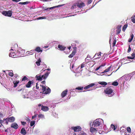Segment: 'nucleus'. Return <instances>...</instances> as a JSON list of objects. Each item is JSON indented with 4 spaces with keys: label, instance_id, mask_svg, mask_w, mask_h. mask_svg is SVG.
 Returning <instances> with one entry per match:
<instances>
[{
    "label": "nucleus",
    "instance_id": "nucleus-1",
    "mask_svg": "<svg viewBox=\"0 0 135 135\" xmlns=\"http://www.w3.org/2000/svg\"><path fill=\"white\" fill-rule=\"evenodd\" d=\"M50 73V71L47 72L44 75H43L42 76H41V75H40L39 76L36 75V77L37 79V80H38L41 81L42 80V78L44 79H45L49 75V74Z\"/></svg>",
    "mask_w": 135,
    "mask_h": 135
},
{
    "label": "nucleus",
    "instance_id": "nucleus-2",
    "mask_svg": "<svg viewBox=\"0 0 135 135\" xmlns=\"http://www.w3.org/2000/svg\"><path fill=\"white\" fill-rule=\"evenodd\" d=\"M104 92L106 94L109 95V96L110 97L112 96L114 94L113 92V90L109 88H107Z\"/></svg>",
    "mask_w": 135,
    "mask_h": 135
},
{
    "label": "nucleus",
    "instance_id": "nucleus-3",
    "mask_svg": "<svg viewBox=\"0 0 135 135\" xmlns=\"http://www.w3.org/2000/svg\"><path fill=\"white\" fill-rule=\"evenodd\" d=\"M15 119V118L13 116L10 117H8L6 119H3V120L5 121V123L7 124H8V122H13L14 121Z\"/></svg>",
    "mask_w": 135,
    "mask_h": 135
},
{
    "label": "nucleus",
    "instance_id": "nucleus-4",
    "mask_svg": "<svg viewBox=\"0 0 135 135\" xmlns=\"http://www.w3.org/2000/svg\"><path fill=\"white\" fill-rule=\"evenodd\" d=\"M2 14L5 16L10 17L12 15V12L11 10H9L8 11H4L2 12Z\"/></svg>",
    "mask_w": 135,
    "mask_h": 135
},
{
    "label": "nucleus",
    "instance_id": "nucleus-5",
    "mask_svg": "<svg viewBox=\"0 0 135 135\" xmlns=\"http://www.w3.org/2000/svg\"><path fill=\"white\" fill-rule=\"evenodd\" d=\"M101 120L99 119L95 120L93 123V125H94V127H98L101 124Z\"/></svg>",
    "mask_w": 135,
    "mask_h": 135
},
{
    "label": "nucleus",
    "instance_id": "nucleus-6",
    "mask_svg": "<svg viewBox=\"0 0 135 135\" xmlns=\"http://www.w3.org/2000/svg\"><path fill=\"white\" fill-rule=\"evenodd\" d=\"M10 51H13L12 52L11 51V52L9 54V56L10 57H11L13 58H15L17 57V55H16V53L15 51H14L13 50L11 49Z\"/></svg>",
    "mask_w": 135,
    "mask_h": 135
},
{
    "label": "nucleus",
    "instance_id": "nucleus-7",
    "mask_svg": "<svg viewBox=\"0 0 135 135\" xmlns=\"http://www.w3.org/2000/svg\"><path fill=\"white\" fill-rule=\"evenodd\" d=\"M71 129H73L74 132H78L81 131V128L79 126L72 127Z\"/></svg>",
    "mask_w": 135,
    "mask_h": 135
},
{
    "label": "nucleus",
    "instance_id": "nucleus-8",
    "mask_svg": "<svg viewBox=\"0 0 135 135\" xmlns=\"http://www.w3.org/2000/svg\"><path fill=\"white\" fill-rule=\"evenodd\" d=\"M121 25H118V26L116 28V33L117 35H118L120 33L121 31Z\"/></svg>",
    "mask_w": 135,
    "mask_h": 135
},
{
    "label": "nucleus",
    "instance_id": "nucleus-9",
    "mask_svg": "<svg viewBox=\"0 0 135 135\" xmlns=\"http://www.w3.org/2000/svg\"><path fill=\"white\" fill-rule=\"evenodd\" d=\"M76 5L79 8H82L85 6L84 3L83 2H82L80 3H76Z\"/></svg>",
    "mask_w": 135,
    "mask_h": 135
},
{
    "label": "nucleus",
    "instance_id": "nucleus-10",
    "mask_svg": "<svg viewBox=\"0 0 135 135\" xmlns=\"http://www.w3.org/2000/svg\"><path fill=\"white\" fill-rule=\"evenodd\" d=\"M11 128H13L15 129H17L18 128V124L15 123L12 124L11 126Z\"/></svg>",
    "mask_w": 135,
    "mask_h": 135
},
{
    "label": "nucleus",
    "instance_id": "nucleus-11",
    "mask_svg": "<svg viewBox=\"0 0 135 135\" xmlns=\"http://www.w3.org/2000/svg\"><path fill=\"white\" fill-rule=\"evenodd\" d=\"M68 90L67 89H66L63 91L61 93V95L62 98L65 97L67 95L68 93Z\"/></svg>",
    "mask_w": 135,
    "mask_h": 135
},
{
    "label": "nucleus",
    "instance_id": "nucleus-12",
    "mask_svg": "<svg viewBox=\"0 0 135 135\" xmlns=\"http://www.w3.org/2000/svg\"><path fill=\"white\" fill-rule=\"evenodd\" d=\"M49 109V108L47 106H44L42 105L41 106V110L44 111H46Z\"/></svg>",
    "mask_w": 135,
    "mask_h": 135
},
{
    "label": "nucleus",
    "instance_id": "nucleus-13",
    "mask_svg": "<svg viewBox=\"0 0 135 135\" xmlns=\"http://www.w3.org/2000/svg\"><path fill=\"white\" fill-rule=\"evenodd\" d=\"M95 85V84L94 83H91L85 87L84 89L85 90L89 88L94 86Z\"/></svg>",
    "mask_w": 135,
    "mask_h": 135
},
{
    "label": "nucleus",
    "instance_id": "nucleus-14",
    "mask_svg": "<svg viewBox=\"0 0 135 135\" xmlns=\"http://www.w3.org/2000/svg\"><path fill=\"white\" fill-rule=\"evenodd\" d=\"M33 83L32 81H29L26 84V86L27 88H29L31 87V85Z\"/></svg>",
    "mask_w": 135,
    "mask_h": 135
},
{
    "label": "nucleus",
    "instance_id": "nucleus-15",
    "mask_svg": "<svg viewBox=\"0 0 135 135\" xmlns=\"http://www.w3.org/2000/svg\"><path fill=\"white\" fill-rule=\"evenodd\" d=\"M58 47L61 50H64L66 48V47L60 45H58Z\"/></svg>",
    "mask_w": 135,
    "mask_h": 135
},
{
    "label": "nucleus",
    "instance_id": "nucleus-16",
    "mask_svg": "<svg viewBox=\"0 0 135 135\" xmlns=\"http://www.w3.org/2000/svg\"><path fill=\"white\" fill-rule=\"evenodd\" d=\"M20 133L23 135H25L26 134V132L24 128H22L21 130Z\"/></svg>",
    "mask_w": 135,
    "mask_h": 135
},
{
    "label": "nucleus",
    "instance_id": "nucleus-17",
    "mask_svg": "<svg viewBox=\"0 0 135 135\" xmlns=\"http://www.w3.org/2000/svg\"><path fill=\"white\" fill-rule=\"evenodd\" d=\"M90 132L92 133L97 132V130L96 129L93 127H91L90 129Z\"/></svg>",
    "mask_w": 135,
    "mask_h": 135
},
{
    "label": "nucleus",
    "instance_id": "nucleus-18",
    "mask_svg": "<svg viewBox=\"0 0 135 135\" xmlns=\"http://www.w3.org/2000/svg\"><path fill=\"white\" fill-rule=\"evenodd\" d=\"M35 50L38 52H42V49H41L39 47H37Z\"/></svg>",
    "mask_w": 135,
    "mask_h": 135
},
{
    "label": "nucleus",
    "instance_id": "nucleus-19",
    "mask_svg": "<svg viewBox=\"0 0 135 135\" xmlns=\"http://www.w3.org/2000/svg\"><path fill=\"white\" fill-rule=\"evenodd\" d=\"M101 52H99L98 53H96L94 56V57H96V59H99L100 58L99 56H100Z\"/></svg>",
    "mask_w": 135,
    "mask_h": 135
},
{
    "label": "nucleus",
    "instance_id": "nucleus-20",
    "mask_svg": "<svg viewBox=\"0 0 135 135\" xmlns=\"http://www.w3.org/2000/svg\"><path fill=\"white\" fill-rule=\"evenodd\" d=\"M51 92V90L50 88L48 87V88L46 89V90L44 92L43 94H48L50 93Z\"/></svg>",
    "mask_w": 135,
    "mask_h": 135
},
{
    "label": "nucleus",
    "instance_id": "nucleus-21",
    "mask_svg": "<svg viewBox=\"0 0 135 135\" xmlns=\"http://www.w3.org/2000/svg\"><path fill=\"white\" fill-rule=\"evenodd\" d=\"M98 83L104 86H105L107 84V83L104 81H99L98 82Z\"/></svg>",
    "mask_w": 135,
    "mask_h": 135
},
{
    "label": "nucleus",
    "instance_id": "nucleus-22",
    "mask_svg": "<svg viewBox=\"0 0 135 135\" xmlns=\"http://www.w3.org/2000/svg\"><path fill=\"white\" fill-rule=\"evenodd\" d=\"M19 81H14L13 83L14 84V86L13 87L14 88H15L17 86V84H18L19 83Z\"/></svg>",
    "mask_w": 135,
    "mask_h": 135
},
{
    "label": "nucleus",
    "instance_id": "nucleus-23",
    "mask_svg": "<svg viewBox=\"0 0 135 135\" xmlns=\"http://www.w3.org/2000/svg\"><path fill=\"white\" fill-rule=\"evenodd\" d=\"M75 51H73L72 53L70 54L68 56L69 58H72L75 55Z\"/></svg>",
    "mask_w": 135,
    "mask_h": 135
},
{
    "label": "nucleus",
    "instance_id": "nucleus-24",
    "mask_svg": "<svg viewBox=\"0 0 135 135\" xmlns=\"http://www.w3.org/2000/svg\"><path fill=\"white\" fill-rule=\"evenodd\" d=\"M134 37V35L133 33H132L131 35V38L129 39L128 40V42H131L133 40Z\"/></svg>",
    "mask_w": 135,
    "mask_h": 135
},
{
    "label": "nucleus",
    "instance_id": "nucleus-25",
    "mask_svg": "<svg viewBox=\"0 0 135 135\" xmlns=\"http://www.w3.org/2000/svg\"><path fill=\"white\" fill-rule=\"evenodd\" d=\"M135 17V16L134 15H133L132 16L131 18V21L133 23H135V18H134Z\"/></svg>",
    "mask_w": 135,
    "mask_h": 135
},
{
    "label": "nucleus",
    "instance_id": "nucleus-26",
    "mask_svg": "<svg viewBox=\"0 0 135 135\" xmlns=\"http://www.w3.org/2000/svg\"><path fill=\"white\" fill-rule=\"evenodd\" d=\"M127 26H128L127 24H125V25H124V26H123V28H122V31H123L124 32L126 30V29L127 28Z\"/></svg>",
    "mask_w": 135,
    "mask_h": 135
},
{
    "label": "nucleus",
    "instance_id": "nucleus-27",
    "mask_svg": "<svg viewBox=\"0 0 135 135\" xmlns=\"http://www.w3.org/2000/svg\"><path fill=\"white\" fill-rule=\"evenodd\" d=\"M40 86L42 87V90L43 91V94L44 92L46 90V87L43 85H40Z\"/></svg>",
    "mask_w": 135,
    "mask_h": 135
},
{
    "label": "nucleus",
    "instance_id": "nucleus-28",
    "mask_svg": "<svg viewBox=\"0 0 135 135\" xmlns=\"http://www.w3.org/2000/svg\"><path fill=\"white\" fill-rule=\"evenodd\" d=\"M112 67V66H110L109 67H108L103 72H108L110 70V69Z\"/></svg>",
    "mask_w": 135,
    "mask_h": 135
},
{
    "label": "nucleus",
    "instance_id": "nucleus-29",
    "mask_svg": "<svg viewBox=\"0 0 135 135\" xmlns=\"http://www.w3.org/2000/svg\"><path fill=\"white\" fill-rule=\"evenodd\" d=\"M83 87H76L75 88V89L76 90H81L82 91L83 90Z\"/></svg>",
    "mask_w": 135,
    "mask_h": 135
},
{
    "label": "nucleus",
    "instance_id": "nucleus-30",
    "mask_svg": "<svg viewBox=\"0 0 135 135\" xmlns=\"http://www.w3.org/2000/svg\"><path fill=\"white\" fill-rule=\"evenodd\" d=\"M112 85L113 86H117L118 85V83L117 81H114L112 83Z\"/></svg>",
    "mask_w": 135,
    "mask_h": 135
},
{
    "label": "nucleus",
    "instance_id": "nucleus-31",
    "mask_svg": "<svg viewBox=\"0 0 135 135\" xmlns=\"http://www.w3.org/2000/svg\"><path fill=\"white\" fill-rule=\"evenodd\" d=\"M111 127L114 130H115L117 128V127L115 126L113 124H111Z\"/></svg>",
    "mask_w": 135,
    "mask_h": 135
},
{
    "label": "nucleus",
    "instance_id": "nucleus-32",
    "mask_svg": "<svg viewBox=\"0 0 135 135\" xmlns=\"http://www.w3.org/2000/svg\"><path fill=\"white\" fill-rule=\"evenodd\" d=\"M38 117V118H44L45 117L44 115L42 114H39Z\"/></svg>",
    "mask_w": 135,
    "mask_h": 135
},
{
    "label": "nucleus",
    "instance_id": "nucleus-33",
    "mask_svg": "<svg viewBox=\"0 0 135 135\" xmlns=\"http://www.w3.org/2000/svg\"><path fill=\"white\" fill-rule=\"evenodd\" d=\"M28 79L27 78V77L26 76H25L22 79L21 81L22 82L23 81H25V80H27Z\"/></svg>",
    "mask_w": 135,
    "mask_h": 135
},
{
    "label": "nucleus",
    "instance_id": "nucleus-34",
    "mask_svg": "<svg viewBox=\"0 0 135 135\" xmlns=\"http://www.w3.org/2000/svg\"><path fill=\"white\" fill-rule=\"evenodd\" d=\"M35 121H32L30 122V125L31 127L33 126L35 124Z\"/></svg>",
    "mask_w": 135,
    "mask_h": 135
},
{
    "label": "nucleus",
    "instance_id": "nucleus-35",
    "mask_svg": "<svg viewBox=\"0 0 135 135\" xmlns=\"http://www.w3.org/2000/svg\"><path fill=\"white\" fill-rule=\"evenodd\" d=\"M116 42V38L114 39V41H113V42L112 43V46L114 47L115 45Z\"/></svg>",
    "mask_w": 135,
    "mask_h": 135
},
{
    "label": "nucleus",
    "instance_id": "nucleus-36",
    "mask_svg": "<svg viewBox=\"0 0 135 135\" xmlns=\"http://www.w3.org/2000/svg\"><path fill=\"white\" fill-rule=\"evenodd\" d=\"M46 17H45L42 16L38 18H37V19L38 20H39L40 19H46Z\"/></svg>",
    "mask_w": 135,
    "mask_h": 135
},
{
    "label": "nucleus",
    "instance_id": "nucleus-37",
    "mask_svg": "<svg viewBox=\"0 0 135 135\" xmlns=\"http://www.w3.org/2000/svg\"><path fill=\"white\" fill-rule=\"evenodd\" d=\"M127 131L129 133H131V129L130 127H128L127 129Z\"/></svg>",
    "mask_w": 135,
    "mask_h": 135
},
{
    "label": "nucleus",
    "instance_id": "nucleus-38",
    "mask_svg": "<svg viewBox=\"0 0 135 135\" xmlns=\"http://www.w3.org/2000/svg\"><path fill=\"white\" fill-rule=\"evenodd\" d=\"M8 75L11 77H12L13 76V74L12 72H9L8 73Z\"/></svg>",
    "mask_w": 135,
    "mask_h": 135
},
{
    "label": "nucleus",
    "instance_id": "nucleus-39",
    "mask_svg": "<svg viewBox=\"0 0 135 135\" xmlns=\"http://www.w3.org/2000/svg\"><path fill=\"white\" fill-rule=\"evenodd\" d=\"M92 2V0H88L87 4L88 5L90 4Z\"/></svg>",
    "mask_w": 135,
    "mask_h": 135
},
{
    "label": "nucleus",
    "instance_id": "nucleus-40",
    "mask_svg": "<svg viewBox=\"0 0 135 135\" xmlns=\"http://www.w3.org/2000/svg\"><path fill=\"white\" fill-rule=\"evenodd\" d=\"M131 48L130 47V45L129 46V47L127 51L128 52H129L131 50Z\"/></svg>",
    "mask_w": 135,
    "mask_h": 135
},
{
    "label": "nucleus",
    "instance_id": "nucleus-41",
    "mask_svg": "<svg viewBox=\"0 0 135 135\" xmlns=\"http://www.w3.org/2000/svg\"><path fill=\"white\" fill-rule=\"evenodd\" d=\"M37 116V114H35L32 117V119H33L36 117Z\"/></svg>",
    "mask_w": 135,
    "mask_h": 135
},
{
    "label": "nucleus",
    "instance_id": "nucleus-42",
    "mask_svg": "<svg viewBox=\"0 0 135 135\" xmlns=\"http://www.w3.org/2000/svg\"><path fill=\"white\" fill-rule=\"evenodd\" d=\"M60 6V5H59V6H55V7H51V8H50V9H53L54 8H55L56 7H59Z\"/></svg>",
    "mask_w": 135,
    "mask_h": 135
},
{
    "label": "nucleus",
    "instance_id": "nucleus-43",
    "mask_svg": "<svg viewBox=\"0 0 135 135\" xmlns=\"http://www.w3.org/2000/svg\"><path fill=\"white\" fill-rule=\"evenodd\" d=\"M127 58L128 59H134V57L133 56V57H129L128 56L127 57Z\"/></svg>",
    "mask_w": 135,
    "mask_h": 135
},
{
    "label": "nucleus",
    "instance_id": "nucleus-44",
    "mask_svg": "<svg viewBox=\"0 0 135 135\" xmlns=\"http://www.w3.org/2000/svg\"><path fill=\"white\" fill-rule=\"evenodd\" d=\"M85 66V64H83V63L81 65V68H83Z\"/></svg>",
    "mask_w": 135,
    "mask_h": 135
},
{
    "label": "nucleus",
    "instance_id": "nucleus-45",
    "mask_svg": "<svg viewBox=\"0 0 135 135\" xmlns=\"http://www.w3.org/2000/svg\"><path fill=\"white\" fill-rule=\"evenodd\" d=\"M21 0H12V1L13 2H17L19 1H20Z\"/></svg>",
    "mask_w": 135,
    "mask_h": 135
},
{
    "label": "nucleus",
    "instance_id": "nucleus-46",
    "mask_svg": "<svg viewBox=\"0 0 135 135\" xmlns=\"http://www.w3.org/2000/svg\"><path fill=\"white\" fill-rule=\"evenodd\" d=\"M73 49H74V50L73 51H75V53H76V47H73Z\"/></svg>",
    "mask_w": 135,
    "mask_h": 135
},
{
    "label": "nucleus",
    "instance_id": "nucleus-47",
    "mask_svg": "<svg viewBox=\"0 0 135 135\" xmlns=\"http://www.w3.org/2000/svg\"><path fill=\"white\" fill-rule=\"evenodd\" d=\"M28 2H23V5H25L27 4L28 3Z\"/></svg>",
    "mask_w": 135,
    "mask_h": 135
},
{
    "label": "nucleus",
    "instance_id": "nucleus-48",
    "mask_svg": "<svg viewBox=\"0 0 135 135\" xmlns=\"http://www.w3.org/2000/svg\"><path fill=\"white\" fill-rule=\"evenodd\" d=\"M4 120H0V124H1L2 126H3L2 124L3 122H4Z\"/></svg>",
    "mask_w": 135,
    "mask_h": 135
},
{
    "label": "nucleus",
    "instance_id": "nucleus-49",
    "mask_svg": "<svg viewBox=\"0 0 135 135\" xmlns=\"http://www.w3.org/2000/svg\"><path fill=\"white\" fill-rule=\"evenodd\" d=\"M21 122V123H22V124L23 125H25L26 124V123L25 122Z\"/></svg>",
    "mask_w": 135,
    "mask_h": 135
},
{
    "label": "nucleus",
    "instance_id": "nucleus-50",
    "mask_svg": "<svg viewBox=\"0 0 135 135\" xmlns=\"http://www.w3.org/2000/svg\"><path fill=\"white\" fill-rule=\"evenodd\" d=\"M3 117V114L1 113H0V118Z\"/></svg>",
    "mask_w": 135,
    "mask_h": 135
},
{
    "label": "nucleus",
    "instance_id": "nucleus-51",
    "mask_svg": "<svg viewBox=\"0 0 135 135\" xmlns=\"http://www.w3.org/2000/svg\"><path fill=\"white\" fill-rule=\"evenodd\" d=\"M101 68V66H99V67H97L96 69L95 70H99L100 68Z\"/></svg>",
    "mask_w": 135,
    "mask_h": 135
},
{
    "label": "nucleus",
    "instance_id": "nucleus-52",
    "mask_svg": "<svg viewBox=\"0 0 135 135\" xmlns=\"http://www.w3.org/2000/svg\"><path fill=\"white\" fill-rule=\"evenodd\" d=\"M131 55L132 56H133L134 58V57H135V54H134V53H132L131 54Z\"/></svg>",
    "mask_w": 135,
    "mask_h": 135
},
{
    "label": "nucleus",
    "instance_id": "nucleus-53",
    "mask_svg": "<svg viewBox=\"0 0 135 135\" xmlns=\"http://www.w3.org/2000/svg\"><path fill=\"white\" fill-rule=\"evenodd\" d=\"M18 75L17 74H15L14 76L16 78H17L18 76Z\"/></svg>",
    "mask_w": 135,
    "mask_h": 135
},
{
    "label": "nucleus",
    "instance_id": "nucleus-54",
    "mask_svg": "<svg viewBox=\"0 0 135 135\" xmlns=\"http://www.w3.org/2000/svg\"><path fill=\"white\" fill-rule=\"evenodd\" d=\"M37 83L36 84V89H38L39 88V87L38 86H37Z\"/></svg>",
    "mask_w": 135,
    "mask_h": 135
},
{
    "label": "nucleus",
    "instance_id": "nucleus-55",
    "mask_svg": "<svg viewBox=\"0 0 135 135\" xmlns=\"http://www.w3.org/2000/svg\"><path fill=\"white\" fill-rule=\"evenodd\" d=\"M41 83L43 84H45V80H44L41 82Z\"/></svg>",
    "mask_w": 135,
    "mask_h": 135
},
{
    "label": "nucleus",
    "instance_id": "nucleus-56",
    "mask_svg": "<svg viewBox=\"0 0 135 135\" xmlns=\"http://www.w3.org/2000/svg\"><path fill=\"white\" fill-rule=\"evenodd\" d=\"M105 65V63L104 64H102V65H101L100 66H101V67L102 66H104Z\"/></svg>",
    "mask_w": 135,
    "mask_h": 135
},
{
    "label": "nucleus",
    "instance_id": "nucleus-57",
    "mask_svg": "<svg viewBox=\"0 0 135 135\" xmlns=\"http://www.w3.org/2000/svg\"><path fill=\"white\" fill-rule=\"evenodd\" d=\"M36 64L38 65H40V64L39 63V62H36Z\"/></svg>",
    "mask_w": 135,
    "mask_h": 135
},
{
    "label": "nucleus",
    "instance_id": "nucleus-58",
    "mask_svg": "<svg viewBox=\"0 0 135 135\" xmlns=\"http://www.w3.org/2000/svg\"><path fill=\"white\" fill-rule=\"evenodd\" d=\"M123 128H124V127H121V128H120V130L122 131H123L124 130L123 129Z\"/></svg>",
    "mask_w": 135,
    "mask_h": 135
},
{
    "label": "nucleus",
    "instance_id": "nucleus-59",
    "mask_svg": "<svg viewBox=\"0 0 135 135\" xmlns=\"http://www.w3.org/2000/svg\"><path fill=\"white\" fill-rule=\"evenodd\" d=\"M111 39H112V38H111L110 37V39H109V43L110 44V42H111Z\"/></svg>",
    "mask_w": 135,
    "mask_h": 135
},
{
    "label": "nucleus",
    "instance_id": "nucleus-60",
    "mask_svg": "<svg viewBox=\"0 0 135 135\" xmlns=\"http://www.w3.org/2000/svg\"><path fill=\"white\" fill-rule=\"evenodd\" d=\"M22 89H19V90H18V91H21L22 90Z\"/></svg>",
    "mask_w": 135,
    "mask_h": 135
},
{
    "label": "nucleus",
    "instance_id": "nucleus-61",
    "mask_svg": "<svg viewBox=\"0 0 135 135\" xmlns=\"http://www.w3.org/2000/svg\"><path fill=\"white\" fill-rule=\"evenodd\" d=\"M19 4H21L22 5H23V2H20L18 3Z\"/></svg>",
    "mask_w": 135,
    "mask_h": 135
},
{
    "label": "nucleus",
    "instance_id": "nucleus-62",
    "mask_svg": "<svg viewBox=\"0 0 135 135\" xmlns=\"http://www.w3.org/2000/svg\"><path fill=\"white\" fill-rule=\"evenodd\" d=\"M71 48V47L70 46L69 47H68V49H69V50H70Z\"/></svg>",
    "mask_w": 135,
    "mask_h": 135
},
{
    "label": "nucleus",
    "instance_id": "nucleus-63",
    "mask_svg": "<svg viewBox=\"0 0 135 135\" xmlns=\"http://www.w3.org/2000/svg\"><path fill=\"white\" fill-rule=\"evenodd\" d=\"M38 107H40V106H41H41H42V105H41V104H39L38 105Z\"/></svg>",
    "mask_w": 135,
    "mask_h": 135
},
{
    "label": "nucleus",
    "instance_id": "nucleus-64",
    "mask_svg": "<svg viewBox=\"0 0 135 135\" xmlns=\"http://www.w3.org/2000/svg\"><path fill=\"white\" fill-rule=\"evenodd\" d=\"M27 121H30V120L29 119H28L27 120Z\"/></svg>",
    "mask_w": 135,
    "mask_h": 135
}]
</instances>
